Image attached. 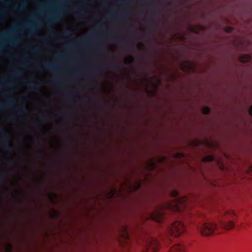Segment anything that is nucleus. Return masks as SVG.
Returning a JSON list of instances; mask_svg holds the SVG:
<instances>
[{"mask_svg":"<svg viewBox=\"0 0 252 252\" xmlns=\"http://www.w3.org/2000/svg\"><path fill=\"white\" fill-rule=\"evenodd\" d=\"M96 34L92 33L86 36L83 39L79 40L78 43H70L69 46L71 48H75L78 46V44L87 45L90 41L96 39Z\"/></svg>","mask_w":252,"mask_h":252,"instance_id":"nucleus-6","label":"nucleus"},{"mask_svg":"<svg viewBox=\"0 0 252 252\" xmlns=\"http://www.w3.org/2000/svg\"><path fill=\"white\" fill-rule=\"evenodd\" d=\"M45 68L49 70L59 71V68L56 63L50 62L44 64Z\"/></svg>","mask_w":252,"mask_h":252,"instance_id":"nucleus-12","label":"nucleus"},{"mask_svg":"<svg viewBox=\"0 0 252 252\" xmlns=\"http://www.w3.org/2000/svg\"><path fill=\"white\" fill-rule=\"evenodd\" d=\"M107 67L109 68H112L115 70H119L120 69L119 66L114 63H110L107 65Z\"/></svg>","mask_w":252,"mask_h":252,"instance_id":"nucleus-18","label":"nucleus"},{"mask_svg":"<svg viewBox=\"0 0 252 252\" xmlns=\"http://www.w3.org/2000/svg\"><path fill=\"white\" fill-rule=\"evenodd\" d=\"M4 13V11L2 9H1V8H0V15H2ZM1 19V16H0V20Z\"/></svg>","mask_w":252,"mask_h":252,"instance_id":"nucleus-37","label":"nucleus"},{"mask_svg":"<svg viewBox=\"0 0 252 252\" xmlns=\"http://www.w3.org/2000/svg\"><path fill=\"white\" fill-rule=\"evenodd\" d=\"M64 35L65 36L68 38L72 37H73V34L70 32V31H67L65 32Z\"/></svg>","mask_w":252,"mask_h":252,"instance_id":"nucleus-28","label":"nucleus"},{"mask_svg":"<svg viewBox=\"0 0 252 252\" xmlns=\"http://www.w3.org/2000/svg\"><path fill=\"white\" fill-rule=\"evenodd\" d=\"M101 68V66H95L93 67L92 69V74L94 76L96 75L99 72Z\"/></svg>","mask_w":252,"mask_h":252,"instance_id":"nucleus-19","label":"nucleus"},{"mask_svg":"<svg viewBox=\"0 0 252 252\" xmlns=\"http://www.w3.org/2000/svg\"><path fill=\"white\" fill-rule=\"evenodd\" d=\"M146 2L150 4H153L155 3V1L154 0H146Z\"/></svg>","mask_w":252,"mask_h":252,"instance_id":"nucleus-35","label":"nucleus"},{"mask_svg":"<svg viewBox=\"0 0 252 252\" xmlns=\"http://www.w3.org/2000/svg\"><path fill=\"white\" fill-rule=\"evenodd\" d=\"M169 252H185L184 247L181 245H176L170 249Z\"/></svg>","mask_w":252,"mask_h":252,"instance_id":"nucleus-14","label":"nucleus"},{"mask_svg":"<svg viewBox=\"0 0 252 252\" xmlns=\"http://www.w3.org/2000/svg\"><path fill=\"white\" fill-rule=\"evenodd\" d=\"M95 98H97V96L96 95L95 96Z\"/></svg>","mask_w":252,"mask_h":252,"instance_id":"nucleus-54","label":"nucleus"},{"mask_svg":"<svg viewBox=\"0 0 252 252\" xmlns=\"http://www.w3.org/2000/svg\"><path fill=\"white\" fill-rule=\"evenodd\" d=\"M32 18L34 19V21H30L25 23L22 27L20 28L19 26H16L15 27L11 29L9 32H3L1 34V38L3 40H7L8 43L11 45H17L18 42L16 40L9 38L10 34L16 33L21 29H28L32 32H33L36 29V27L34 26V24L35 22H37L38 21L35 19L34 16H32Z\"/></svg>","mask_w":252,"mask_h":252,"instance_id":"nucleus-1","label":"nucleus"},{"mask_svg":"<svg viewBox=\"0 0 252 252\" xmlns=\"http://www.w3.org/2000/svg\"><path fill=\"white\" fill-rule=\"evenodd\" d=\"M110 32H111V33H113L112 31H111Z\"/></svg>","mask_w":252,"mask_h":252,"instance_id":"nucleus-53","label":"nucleus"},{"mask_svg":"<svg viewBox=\"0 0 252 252\" xmlns=\"http://www.w3.org/2000/svg\"><path fill=\"white\" fill-rule=\"evenodd\" d=\"M22 75V72L21 70L18 68L16 69V70L11 74V76L13 78H17L20 77Z\"/></svg>","mask_w":252,"mask_h":252,"instance_id":"nucleus-15","label":"nucleus"},{"mask_svg":"<svg viewBox=\"0 0 252 252\" xmlns=\"http://www.w3.org/2000/svg\"><path fill=\"white\" fill-rule=\"evenodd\" d=\"M249 113L250 115L252 116V105L251 106V107L249 108Z\"/></svg>","mask_w":252,"mask_h":252,"instance_id":"nucleus-38","label":"nucleus"},{"mask_svg":"<svg viewBox=\"0 0 252 252\" xmlns=\"http://www.w3.org/2000/svg\"><path fill=\"white\" fill-rule=\"evenodd\" d=\"M27 107L24 105H22L19 108L18 113H20L21 115H25L27 113Z\"/></svg>","mask_w":252,"mask_h":252,"instance_id":"nucleus-17","label":"nucleus"},{"mask_svg":"<svg viewBox=\"0 0 252 252\" xmlns=\"http://www.w3.org/2000/svg\"><path fill=\"white\" fill-rule=\"evenodd\" d=\"M251 60V57L249 55H245L243 59L242 60V62L246 63L249 62Z\"/></svg>","mask_w":252,"mask_h":252,"instance_id":"nucleus-26","label":"nucleus"},{"mask_svg":"<svg viewBox=\"0 0 252 252\" xmlns=\"http://www.w3.org/2000/svg\"><path fill=\"white\" fill-rule=\"evenodd\" d=\"M183 200H182L180 198H177L175 200V204L174 206H171L170 204H168L167 207L170 208V209L173 210L174 211H179L180 210V205L183 203Z\"/></svg>","mask_w":252,"mask_h":252,"instance_id":"nucleus-11","label":"nucleus"},{"mask_svg":"<svg viewBox=\"0 0 252 252\" xmlns=\"http://www.w3.org/2000/svg\"><path fill=\"white\" fill-rule=\"evenodd\" d=\"M59 81V80L58 78H55V83H58Z\"/></svg>","mask_w":252,"mask_h":252,"instance_id":"nucleus-41","label":"nucleus"},{"mask_svg":"<svg viewBox=\"0 0 252 252\" xmlns=\"http://www.w3.org/2000/svg\"><path fill=\"white\" fill-rule=\"evenodd\" d=\"M41 68H42V67L41 66H38L37 67V69H39V70H40Z\"/></svg>","mask_w":252,"mask_h":252,"instance_id":"nucleus-44","label":"nucleus"},{"mask_svg":"<svg viewBox=\"0 0 252 252\" xmlns=\"http://www.w3.org/2000/svg\"><path fill=\"white\" fill-rule=\"evenodd\" d=\"M44 6H49V4H44Z\"/></svg>","mask_w":252,"mask_h":252,"instance_id":"nucleus-46","label":"nucleus"},{"mask_svg":"<svg viewBox=\"0 0 252 252\" xmlns=\"http://www.w3.org/2000/svg\"><path fill=\"white\" fill-rule=\"evenodd\" d=\"M210 112V109L208 107H205L202 109V113L204 114H209Z\"/></svg>","mask_w":252,"mask_h":252,"instance_id":"nucleus-23","label":"nucleus"},{"mask_svg":"<svg viewBox=\"0 0 252 252\" xmlns=\"http://www.w3.org/2000/svg\"><path fill=\"white\" fill-rule=\"evenodd\" d=\"M140 12H141V13H143V10H141L140 11Z\"/></svg>","mask_w":252,"mask_h":252,"instance_id":"nucleus-51","label":"nucleus"},{"mask_svg":"<svg viewBox=\"0 0 252 252\" xmlns=\"http://www.w3.org/2000/svg\"><path fill=\"white\" fill-rule=\"evenodd\" d=\"M42 119L44 121H48L49 119H50V117L49 116H47L45 115H42L41 116Z\"/></svg>","mask_w":252,"mask_h":252,"instance_id":"nucleus-34","label":"nucleus"},{"mask_svg":"<svg viewBox=\"0 0 252 252\" xmlns=\"http://www.w3.org/2000/svg\"><path fill=\"white\" fill-rule=\"evenodd\" d=\"M40 158H43V156L42 155H41L40 156Z\"/></svg>","mask_w":252,"mask_h":252,"instance_id":"nucleus-47","label":"nucleus"},{"mask_svg":"<svg viewBox=\"0 0 252 252\" xmlns=\"http://www.w3.org/2000/svg\"><path fill=\"white\" fill-rule=\"evenodd\" d=\"M147 252H156L160 247V243L157 239L151 237L146 242Z\"/></svg>","mask_w":252,"mask_h":252,"instance_id":"nucleus-5","label":"nucleus"},{"mask_svg":"<svg viewBox=\"0 0 252 252\" xmlns=\"http://www.w3.org/2000/svg\"><path fill=\"white\" fill-rule=\"evenodd\" d=\"M185 231L184 224L180 221L174 222L169 228L170 233L175 237H178Z\"/></svg>","mask_w":252,"mask_h":252,"instance_id":"nucleus-4","label":"nucleus"},{"mask_svg":"<svg viewBox=\"0 0 252 252\" xmlns=\"http://www.w3.org/2000/svg\"><path fill=\"white\" fill-rule=\"evenodd\" d=\"M231 31V28H228V30H227V32H230Z\"/></svg>","mask_w":252,"mask_h":252,"instance_id":"nucleus-42","label":"nucleus"},{"mask_svg":"<svg viewBox=\"0 0 252 252\" xmlns=\"http://www.w3.org/2000/svg\"><path fill=\"white\" fill-rule=\"evenodd\" d=\"M1 144L3 148L8 152L12 153L13 151L10 140V134L5 133L3 135Z\"/></svg>","mask_w":252,"mask_h":252,"instance_id":"nucleus-7","label":"nucleus"},{"mask_svg":"<svg viewBox=\"0 0 252 252\" xmlns=\"http://www.w3.org/2000/svg\"><path fill=\"white\" fill-rule=\"evenodd\" d=\"M4 96L6 98L7 101L5 104L0 103V110H3L4 108L7 107H12L14 105L15 99L13 97L6 94H4Z\"/></svg>","mask_w":252,"mask_h":252,"instance_id":"nucleus-8","label":"nucleus"},{"mask_svg":"<svg viewBox=\"0 0 252 252\" xmlns=\"http://www.w3.org/2000/svg\"><path fill=\"white\" fill-rule=\"evenodd\" d=\"M118 44L119 45L124 46V47L128 46V43L126 40H122V41H119V42H118Z\"/></svg>","mask_w":252,"mask_h":252,"instance_id":"nucleus-24","label":"nucleus"},{"mask_svg":"<svg viewBox=\"0 0 252 252\" xmlns=\"http://www.w3.org/2000/svg\"><path fill=\"white\" fill-rule=\"evenodd\" d=\"M52 216L53 218L57 219L59 217L58 213L56 211H53L52 213Z\"/></svg>","mask_w":252,"mask_h":252,"instance_id":"nucleus-29","label":"nucleus"},{"mask_svg":"<svg viewBox=\"0 0 252 252\" xmlns=\"http://www.w3.org/2000/svg\"><path fill=\"white\" fill-rule=\"evenodd\" d=\"M14 162H15V160H12V163H14Z\"/></svg>","mask_w":252,"mask_h":252,"instance_id":"nucleus-50","label":"nucleus"},{"mask_svg":"<svg viewBox=\"0 0 252 252\" xmlns=\"http://www.w3.org/2000/svg\"><path fill=\"white\" fill-rule=\"evenodd\" d=\"M117 2H118L119 3L124 4V5H128L129 4V2L126 0H118L117 1Z\"/></svg>","mask_w":252,"mask_h":252,"instance_id":"nucleus-32","label":"nucleus"},{"mask_svg":"<svg viewBox=\"0 0 252 252\" xmlns=\"http://www.w3.org/2000/svg\"><path fill=\"white\" fill-rule=\"evenodd\" d=\"M26 87L31 90H37L40 88L39 84L33 81L28 82V84Z\"/></svg>","mask_w":252,"mask_h":252,"instance_id":"nucleus-13","label":"nucleus"},{"mask_svg":"<svg viewBox=\"0 0 252 252\" xmlns=\"http://www.w3.org/2000/svg\"><path fill=\"white\" fill-rule=\"evenodd\" d=\"M170 194L172 197H176L178 196L179 192L177 190H173L171 191Z\"/></svg>","mask_w":252,"mask_h":252,"instance_id":"nucleus-27","label":"nucleus"},{"mask_svg":"<svg viewBox=\"0 0 252 252\" xmlns=\"http://www.w3.org/2000/svg\"><path fill=\"white\" fill-rule=\"evenodd\" d=\"M26 7V4L25 3H21L19 4L16 8L17 9L20 10H23Z\"/></svg>","mask_w":252,"mask_h":252,"instance_id":"nucleus-21","label":"nucleus"},{"mask_svg":"<svg viewBox=\"0 0 252 252\" xmlns=\"http://www.w3.org/2000/svg\"><path fill=\"white\" fill-rule=\"evenodd\" d=\"M68 94L70 97H73L74 96L72 92L69 93Z\"/></svg>","mask_w":252,"mask_h":252,"instance_id":"nucleus-39","label":"nucleus"},{"mask_svg":"<svg viewBox=\"0 0 252 252\" xmlns=\"http://www.w3.org/2000/svg\"><path fill=\"white\" fill-rule=\"evenodd\" d=\"M99 28L100 29H101H101H103V25H102V24L99 25Z\"/></svg>","mask_w":252,"mask_h":252,"instance_id":"nucleus-40","label":"nucleus"},{"mask_svg":"<svg viewBox=\"0 0 252 252\" xmlns=\"http://www.w3.org/2000/svg\"><path fill=\"white\" fill-rule=\"evenodd\" d=\"M214 160V157L212 156H208L206 157L205 160L207 161H211Z\"/></svg>","mask_w":252,"mask_h":252,"instance_id":"nucleus-30","label":"nucleus"},{"mask_svg":"<svg viewBox=\"0 0 252 252\" xmlns=\"http://www.w3.org/2000/svg\"><path fill=\"white\" fill-rule=\"evenodd\" d=\"M99 47H100V48H104V47L102 46H99Z\"/></svg>","mask_w":252,"mask_h":252,"instance_id":"nucleus-48","label":"nucleus"},{"mask_svg":"<svg viewBox=\"0 0 252 252\" xmlns=\"http://www.w3.org/2000/svg\"><path fill=\"white\" fill-rule=\"evenodd\" d=\"M85 8L84 6H82L80 8H73V10L75 12L81 13L85 10Z\"/></svg>","mask_w":252,"mask_h":252,"instance_id":"nucleus-22","label":"nucleus"},{"mask_svg":"<svg viewBox=\"0 0 252 252\" xmlns=\"http://www.w3.org/2000/svg\"><path fill=\"white\" fill-rule=\"evenodd\" d=\"M0 184L5 185L6 184V175L5 173H0Z\"/></svg>","mask_w":252,"mask_h":252,"instance_id":"nucleus-16","label":"nucleus"},{"mask_svg":"<svg viewBox=\"0 0 252 252\" xmlns=\"http://www.w3.org/2000/svg\"><path fill=\"white\" fill-rule=\"evenodd\" d=\"M29 48H28V47H26V48H25V50H27V49H29Z\"/></svg>","mask_w":252,"mask_h":252,"instance_id":"nucleus-49","label":"nucleus"},{"mask_svg":"<svg viewBox=\"0 0 252 252\" xmlns=\"http://www.w3.org/2000/svg\"><path fill=\"white\" fill-rule=\"evenodd\" d=\"M59 17V14L58 12H56L55 13V16L53 17V19H49L47 21V24L49 26H50L52 23V21L54 20H57Z\"/></svg>","mask_w":252,"mask_h":252,"instance_id":"nucleus-20","label":"nucleus"},{"mask_svg":"<svg viewBox=\"0 0 252 252\" xmlns=\"http://www.w3.org/2000/svg\"><path fill=\"white\" fill-rule=\"evenodd\" d=\"M130 60H126L125 61V63L126 64H130L133 62V60H134L133 58L132 57H130Z\"/></svg>","mask_w":252,"mask_h":252,"instance_id":"nucleus-33","label":"nucleus"},{"mask_svg":"<svg viewBox=\"0 0 252 252\" xmlns=\"http://www.w3.org/2000/svg\"><path fill=\"white\" fill-rule=\"evenodd\" d=\"M1 49H2V46H1V44H0V53L1 52Z\"/></svg>","mask_w":252,"mask_h":252,"instance_id":"nucleus-43","label":"nucleus"},{"mask_svg":"<svg viewBox=\"0 0 252 252\" xmlns=\"http://www.w3.org/2000/svg\"><path fill=\"white\" fill-rule=\"evenodd\" d=\"M197 228L202 235L208 236L215 233L217 225L212 222L202 220L197 224Z\"/></svg>","mask_w":252,"mask_h":252,"instance_id":"nucleus-3","label":"nucleus"},{"mask_svg":"<svg viewBox=\"0 0 252 252\" xmlns=\"http://www.w3.org/2000/svg\"><path fill=\"white\" fill-rule=\"evenodd\" d=\"M6 251L7 252H11L12 251V247L10 244L7 245L6 247Z\"/></svg>","mask_w":252,"mask_h":252,"instance_id":"nucleus-31","label":"nucleus"},{"mask_svg":"<svg viewBox=\"0 0 252 252\" xmlns=\"http://www.w3.org/2000/svg\"><path fill=\"white\" fill-rule=\"evenodd\" d=\"M150 218L152 220L158 222H161L164 219L163 213L160 210H156L152 213Z\"/></svg>","mask_w":252,"mask_h":252,"instance_id":"nucleus-9","label":"nucleus"},{"mask_svg":"<svg viewBox=\"0 0 252 252\" xmlns=\"http://www.w3.org/2000/svg\"><path fill=\"white\" fill-rule=\"evenodd\" d=\"M60 57L62 58V57H63V55H61V56H60Z\"/></svg>","mask_w":252,"mask_h":252,"instance_id":"nucleus-52","label":"nucleus"},{"mask_svg":"<svg viewBox=\"0 0 252 252\" xmlns=\"http://www.w3.org/2000/svg\"><path fill=\"white\" fill-rule=\"evenodd\" d=\"M32 60V58H25L24 60V61L21 63V65H26V63H30Z\"/></svg>","mask_w":252,"mask_h":252,"instance_id":"nucleus-25","label":"nucleus"},{"mask_svg":"<svg viewBox=\"0 0 252 252\" xmlns=\"http://www.w3.org/2000/svg\"><path fill=\"white\" fill-rule=\"evenodd\" d=\"M32 50L34 51L35 53L37 52V51L35 50L34 48H32Z\"/></svg>","mask_w":252,"mask_h":252,"instance_id":"nucleus-45","label":"nucleus"},{"mask_svg":"<svg viewBox=\"0 0 252 252\" xmlns=\"http://www.w3.org/2000/svg\"><path fill=\"white\" fill-rule=\"evenodd\" d=\"M130 11L129 10H126L122 12L116 13V14H113L112 13H110L109 15L110 18L115 19L118 18L126 19L129 18L130 16Z\"/></svg>","mask_w":252,"mask_h":252,"instance_id":"nucleus-10","label":"nucleus"},{"mask_svg":"<svg viewBox=\"0 0 252 252\" xmlns=\"http://www.w3.org/2000/svg\"><path fill=\"white\" fill-rule=\"evenodd\" d=\"M155 167V164L154 162V161L152 160L151 161V170H153L154 168Z\"/></svg>","mask_w":252,"mask_h":252,"instance_id":"nucleus-36","label":"nucleus"},{"mask_svg":"<svg viewBox=\"0 0 252 252\" xmlns=\"http://www.w3.org/2000/svg\"><path fill=\"white\" fill-rule=\"evenodd\" d=\"M221 217L220 219V224L222 227L227 229L232 228L234 225V219L236 214L232 210H225L220 214Z\"/></svg>","mask_w":252,"mask_h":252,"instance_id":"nucleus-2","label":"nucleus"}]
</instances>
